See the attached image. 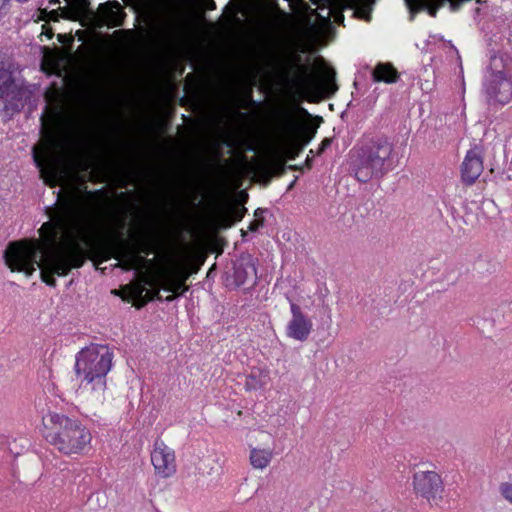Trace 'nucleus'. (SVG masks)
<instances>
[{
	"label": "nucleus",
	"mask_w": 512,
	"mask_h": 512,
	"mask_svg": "<svg viewBox=\"0 0 512 512\" xmlns=\"http://www.w3.org/2000/svg\"><path fill=\"white\" fill-rule=\"evenodd\" d=\"M499 492L501 496L512 505V483L503 482L499 486Z\"/></svg>",
	"instance_id": "nucleus-24"
},
{
	"label": "nucleus",
	"mask_w": 512,
	"mask_h": 512,
	"mask_svg": "<svg viewBox=\"0 0 512 512\" xmlns=\"http://www.w3.org/2000/svg\"><path fill=\"white\" fill-rule=\"evenodd\" d=\"M262 372L259 371L258 374L252 372L250 375L246 377L245 380V389L248 391L261 389L265 385V381L262 379ZM265 377V375H263Z\"/></svg>",
	"instance_id": "nucleus-21"
},
{
	"label": "nucleus",
	"mask_w": 512,
	"mask_h": 512,
	"mask_svg": "<svg viewBox=\"0 0 512 512\" xmlns=\"http://www.w3.org/2000/svg\"><path fill=\"white\" fill-rule=\"evenodd\" d=\"M159 272L171 273L172 276H175L177 280H180L184 283L192 274V271H190L187 265L183 264L182 262H173L169 266L162 268Z\"/></svg>",
	"instance_id": "nucleus-20"
},
{
	"label": "nucleus",
	"mask_w": 512,
	"mask_h": 512,
	"mask_svg": "<svg viewBox=\"0 0 512 512\" xmlns=\"http://www.w3.org/2000/svg\"><path fill=\"white\" fill-rule=\"evenodd\" d=\"M483 149L479 145L469 149L461 165V180L466 185L473 184L483 172Z\"/></svg>",
	"instance_id": "nucleus-9"
},
{
	"label": "nucleus",
	"mask_w": 512,
	"mask_h": 512,
	"mask_svg": "<svg viewBox=\"0 0 512 512\" xmlns=\"http://www.w3.org/2000/svg\"><path fill=\"white\" fill-rule=\"evenodd\" d=\"M263 213H264V210H263V209L258 208V209L255 211L254 215H255L256 219H259V220H260V219H263V218H262Z\"/></svg>",
	"instance_id": "nucleus-32"
},
{
	"label": "nucleus",
	"mask_w": 512,
	"mask_h": 512,
	"mask_svg": "<svg viewBox=\"0 0 512 512\" xmlns=\"http://www.w3.org/2000/svg\"><path fill=\"white\" fill-rule=\"evenodd\" d=\"M43 435L61 454L82 455L92 442L91 431L78 419L57 412H48L42 418Z\"/></svg>",
	"instance_id": "nucleus-2"
},
{
	"label": "nucleus",
	"mask_w": 512,
	"mask_h": 512,
	"mask_svg": "<svg viewBox=\"0 0 512 512\" xmlns=\"http://www.w3.org/2000/svg\"><path fill=\"white\" fill-rule=\"evenodd\" d=\"M482 95L490 106H504L512 101V57H491L482 81Z\"/></svg>",
	"instance_id": "nucleus-5"
},
{
	"label": "nucleus",
	"mask_w": 512,
	"mask_h": 512,
	"mask_svg": "<svg viewBox=\"0 0 512 512\" xmlns=\"http://www.w3.org/2000/svg\"><path fill=\"white\" fill-rule=\"evenodd\" d=\"M143 290H144V288H139L138 291H137L138 295H141Z\"/></svg>",
	"instance_id": "nucleus-37"
},
{
	"label": "nucleus",
	"mask_w": 512,
	"mask_h": 512,
	"mask_svg": "<svg viewBox=\"0 0 512 512\" xmlns=\"http://www.w3.org/2000/svg\"><path fill=\"white\" fill-rule=\"evenodd\" d=\"M63 15L67 19L77 20L88 12V0H65Z\"/></svg>",
	"instance_id": "nucleus-16"
},
{
	"label": "nucleus",
	"mask_w": 512,
	"mask_h": 512,
	"mask_svg": "<svg viewBox=\"0 0 512 512\" xmlns=\"http://www.w3.org/2000/svg\"><path fill=\"white\" fill-rule=\"evenodd\" d=\"M222 472L223 468L219 458L215 454H207L195 463L192 474L196 480H204L219 478Z\"/></svg>",
	"instance_id": "nucleus-11"
},
{
	"label": "nucleus",
	"mask_w": 512,
	"mask_h": 512,
	"mask_svg": "<svg viewBox=\"0 0 512 512\" xmlns=\"http://www.w3.org/2000/svg\"><path fill=\"white\" fill-rule=\"evenodd\" d=\"M273 455V450L270 448H251L250 464L254 469L263 470L269 466Z\"/></svg>",
	"instance_id": "nucleus-15"
},
{
	"label": "nucleus",
	"mask_w": 512,
	"mask_h": 512,
	"mask_svg": "<svg viewBox=\"0 0 512 512\" xmlns=\"http://www.w3.org/2000/svg\"><path fill=\"white\" fill-rule=\"evenodd\" d=\"M175 298V295H170L166 298V301H172Z\"/></svg>",
	"instance_id": "nucleus-36"
},
{
	"label": "nucleus",
	"mask_w": 512,
	"mask_h": 512,
	"mask_svg": "<svg viewBox=\"0 0 512 512\" xmlns=\"http://www.w3.org/2000/svg\"><path fill=\"white\" fill-rule=\"evenodd\" d=\"M106 204L101 191L74 192L61 203L50 221L42 224L38 238L10 242L4 251V261L12 272L27 277L40 269L42 280L55 286L54 275L66 276L73 268L83 265L85 247L98 226V216Z\"/></svg>",
	"instance_id": "nucleus-1"
},
{
	"label": "nucleus",
	"mask_w": 512,
	"mask_h": 512,
	"mask_svg": "<svg viewBox=\"0 0 512 512\" xmlns=\"http://www.w3.org/2000/svg\"><path fill=\"white\" fill-rule=\"evenodd\" d=\"M504 154H505V158L506 159L510 158L511 159V163H512V138L511 137H509L506 140Z\"/></svg>",
	"instance_id": "nucleus-27"
},
{
	"label": "nucleus",
	"mask_w": 512,
	"mask_h": 512,
	"mask_svg": "<svg viewBox=\"0 0 512 512\" xmlns=\"http://www.w3.org/2000/svg\"><path fill=\"white\" fill-rule=\"evenodd\" d=\"M32 152L34 163L39 169L40 177L45 184L54 187L64 181L63 170L51 158L48 148L34 146Z\"/></svg>",
	"instance_id": "nucleus-8"
},
{
	"label": "nucleus",
	"mask_w": 512,
	"mask_h": 512,
	"mask_svg": "<svg viewBox=\"0 0 512 512\" xmlns=\"http://www.w3.org/2000/svg\"><path fill=\"white\" fill-rule=\"evenodd\" d=\"M264 169L267 173H273L276 169H279L280 172H282L284 170V165L282 162L270 160L264 165Z\"/></svg>",
	"instance_id": "nucleus-26"
},
{
	"label": "nucleus",
	"mask_w": 512,
	"mask_h": 512,
	"mask_svg": "<svg viewBox=\"0 0 512 512\" xmlns=\"http://www.w3.org/2000/svg\"><path fill=\"white\" fill-rule=\"evenodd\" d=\"M323 88L328 93H334L337 90L335 85V72L331 69L325 71Z\"/></svg>",
	"instance_id": "nucleus-22"
},
{
	"label": "nucleus",
	"mask_w": 512,
	"mask_h": 512,
	"mask_svg": "<svg viewBox=\"0 0 512 512\" xmlns=\"http://www.w3.org/2000/svg\"><path fill=\"white\" fill-rule=\"evenodd\" d=\"M207 8L212 10L215 8V2L213 0H209L207 4Z\"/></svg>",
	"instance_id": "nucleus-33"
},
{
	"label": "nucleus",
	"mask_w": 512,
	"mask_h": 512,
	"mask_svg": "<svg viewBox=\"0 0 512 512\" xmlns=\"http://www.w3.org/2000/svg\"><path fill=\"white\" fill-rule=\"evenodd\" d=\"M331 142H332V140H331V139H329V138H325V139L322 141L321 145H320V148H319L318 153H319V154H320V153H322V152H323L327 147H329V146L331 145Z\"/></svg>",
	"instance_id": "nucleus-29"
},
{
	"label": "nucleus",
	"mask_w": 512,
	"mask_h": 512,
	"mask_svg": "<svg viewBox=\"0 0 512 512\" xmlns=\"http://www.w3.org/2000/svg\"><path fill=\"white\" fill-rule=\"evenodd\" d=\"M98 16L102 25L117 27L122 25L124 13L117 1H109L99 6Z\"/></svg>",
	"instance_id": "nucleus-12"
},
{
	"label": "nucleus",
	"mask_w": 512,
	"mask_h": 512,
	"mask_svg": "<svg viewBox=\"0 0 512 512\" xmlns=\"http://www.w3.org/2000/svg\"><path fill=\"white\" fill-rule=\"evenodd\" d=\"M342 20H343V16H342V15H337V16H335V21H336L337 23H340Z\"/></svg>",
	"instance_id": "nucleus-35"
},
{
	"label": "nucleus",
	"mask_w": 512,
	"mask_h": 512,
	"mask_svg": "<svg viewBox=\"0 0 512 512\" xmlns=\"http://www.w3.org/2000/svg\"><path fill=\"white\" fill-rule=\"evenodd\" d=\"M299 150L300 149H297L296 151L291 152L290 155H289V158L290 159H294L298 155Z\"/></svg>",
	"instance_id": "nucleus-34"
},
{
	"label": "nucleus",
	"mask_w": 512,
	"mask_h": 512,
	"mask_svg": "<svg viewBox=\"0 0 512 512\" xmlns=\"http://www.w3.org/2000/svg\"><path fill=\"white\" fill-rule=\"evenodd\" d=\"M292 318L289 321L286 333L289 338L297 341H306L312 330L311 320L302 312L299 305L290 303Z\"/></svg>",
	"instance_id": "nucleus-10"
},
{
	"label": "nucleus",
	"mask_w": 512,
	"mask_h": 512,
	"mask_svg": "<svg viewBox=\"0 0 512 512\" xmlns=\"http://www.w3.org/2000/svg\"><path fill=\"white\" fill-rule=\"evenodd\" d=\"M157 286L162 287L163 289L172 292L176 295H181L188 290V287L184 282L177 280L175 276H172L171 273H158Z\"/></svg>",
	"instance_id": "nucleus-14"
},
{
	"label": "nucleus",
	"mask_w": 512,
	"mask_h": 512,
	"mask_svg": "<svg viewBox=\"0 0 512 512\" xmlns=\"http://www.w3.org/2000/svg\"><path fill=\"white\" fill-rule=\"evenodd\" d=\"M294 183H295V180H294L292 183H290V185H289V189H290V188H292V186L294 185Z\"/></svg>",
	"instance_id": "nucleus-38"
},
{
	"label": "nucleus",
	"mask_w": 512,
	"mask_h": 512,
	"mask_svg": "<svg viewBox=\"0 0 512 512\" xmlns=\"http://www.w3.org/2000/svg\"><path fill=\"white\" fill-rule=\"evenodd\" d=\"M412 489L417 497L425 499L430 504L437 505L443 498L444 482L431 463H423L413 473Z\"/></svg>",
	"instance_id": "nucleus-6"
},
{
	"label": "nucleus",
	"mask_w": 512,
	"mask_h": 512,
	"mask_svg": "<svg viewBox=\"0 0 512 512\" xmlns=\"http://www.w3.org/2000/svg\"><path fill=\"white\" fill-rule=\"evenodd\" d=\"M263 225V219H255L254 221H252L248 227V229L252 232L256 231L259 229V227H261Z\"/></svg>",
	"instance_id": "nucleus-28"
},
{
	"label": "nucleus",
	"mask_w": 512,
	"mask_h": 512,
	"mask_svg": "<svg viewBox=\"0 0 512 512\" xmlns=\"http://www.w3.org/2000/svg\"><path fill=\"white\" fill-rule=\"evenodd\" d=\"M483 206L487 209V210H495L496 209V205L494 203V201L492 200H487V201H484L483 202Z\"/></svg>",
	"instance_id": "nucleus-31"
},
{
	"label": "nucleus",
	"mask_w": 512,
	"mask_h": 512,
	"mask_svg": "<svg viewBox=\"0 0 512 512\" xmlns=\"http://www.w3.org/2000/svg\"><path fill=\"white\" fill-rule=\"evenodd\" d=\"M150 461L156 476L159 478H170L176 473L175 452L163 440L157 439L154 442L150 453Z\"/></svg>",
	"instance_id": "nucleus-7"
},
{
	"label": "nucleus",
	"mask_w": 512,
	"mask_h": 512,
	"mask_svg": "<svg viewBox=\"0 0 512 512\" xmlns=\"http://www.w3.org/2000/svg\"><path fill=\"white\" fill-rule=\"evenodd\" d=\"M394 145L384 135L363 136L352 150V171L360 182L382 177L391 168Z\"/></svg>",
	"instance_id": "nucleus-3"
},
{
	"label": "nucleus",
	"mask_w": 512,
	"mask_h": 512,
	"mask_svg": "<svg viewBox=\"0 0 512 512\" xmlns=\"http://www.w3.org/2000/svg\"><path fill=\"white\" fill-rule=\"evenodd\" d=\"M0 99L5 102L20 99V89L12 73L4 68H0Z\"/></svg>",
	"instance_id": "nucleus-13"
},
{
	"label": "nucleus",
	"mask_w": 512,
	"mask_h": 512,
	"mask_svg": "<svg viewBox=\"0 0 512 512\" xmlns=\"http://www.w3.org/2000/svg\"><path fill=\"white\" fill-rule=\"evenodd\" d=\"M304 85L307 88H312L316 85V80L312 76H309L304 80Z\"/></svg>",
	"instance_id": "nucleus-30"
},
{
	"label": "nucleus",
	"mask_w": 512,
	"mask_h": 512,
	"mask_svg": "<svg viewBox=\"0 0 512 512\" xmlns=\"http://www.w3.org/2000/svg\"><path fill=\"white\" fill-rule=\"evenodd\" d=\"M256 277L257 268L253 260L240 264L235 270V278L238 284H244L248 280H255Z\"/></svg>",
	"instance_id": "nucleus-17"
},
{
	"label": "nucleus",
	"mask_w": 512,
	"mask_h": 512,
	"mask_svg": "<svg viewBox=\"0 0 512 512\" xmlns=\"http://www.w3.org/2000/svg\"><path fill=\"white\" fill-rule=\"evenodd\" d=\"M347 5L353 9V14L368 21L374 5V0H345Z\"/></svg>",
	"instance_id": "nucleus-18"
},
{
	"label": "nucleus",
	"mask_w": 512,
	"mask_h": 512,
	"mask_svg": "<svg viewBox=\"0 0 512 512\" xmlns=\"http://www.w3.org/2000/svg\"><path fill=\"white\" fill-rule=\"evenodd\" d=\"M314 5L317 6V9L322 11L326 10V14L318 13V16L323 19H329L332 14V0H311Z\"/></svg>",
	"instance_id": "nucleus-23"
},
{
	"label": "nucleus",
	"mask_w": 512,
	"mask_h": 512,
	"mask_svg": "<svg viewBox=\"0 0 512 512\" xmlns=\"http://www.w3.org/2000/svg\"><path fill=\"white\" fill-rule=\"evenodd\" d=\"M113 351L107 345L90 344L75 357V374L82 382L94 384L93 389L106 390V376L113 365Z\"/></svg>",
	"instance_id": "nucleus-4"
},
{
	"label": "nucleus",
	"mask_w": 512,
	"mask_h": 512,
	"mask_svg": "<svg viewBox=\"0 0 512 512\" xmlns=\"http://www.w3.org/2000/svg\"><path fill=\"white\" fill-rule=\"evenodd\" d=\"M142 261L143 259L138 255H129L127 259L123 261V266L127 270L133 269Z\"/></svg>",
	"instance_id": "nucleus-25"
},
{
	"label": "nucleus",
	"mask_w": 512,
	"mask_h": 512,
	"mask_svg": "<svg viewBox=\"0 0 512 512\" xmlns=\"http://www.w3.org/2000/svg\"><path fill=\"white\" fill-rule=\"evenodd\" d=\"M398 78L397 71L390 64H378L373 71L376 82L394 83Z\"/></svg>",
	"instance_id": "nucleus-19"
}]
</instances>
